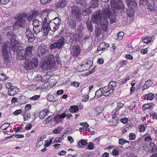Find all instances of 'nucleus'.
I'll return each mask as SVG.
<instances>
[{"label": "nucleus", "mask_w": 157, "mask_h": 157, "mask_svg": "<svg viewBox=\"0 0 157 157\" xmlns=\"http://www.w3.org/2000/svg\"><path fill=\"white\" fill-rule=\"evenodd\" d=\"M6 36L10 38V43L9 41H6L3 43L2 45V55L4 59L3 62L4 67H7V65H10V56L9 55L10 53V48L12 46L11 49L12 50L15 52H17L20 50L21 48V44L19 43L16 39V36L11 32H8Z\"/></svg>", "instance_id": "f257e3e1"}, {"label": "nucleus", "mask_w": 157, "mask_h": 157, "mask_svg": "<svg viewBox=\"0 0 157 157\" xmlns=\"http://www.w3.org/2000/svg\"><path fill=\"white\" fill-rule=\"evenodd\" d=\"M33 47L28 46L25 49H22L17 52V57L19 60H25V67L27 70L32 69L33 67H37L38 65L37 57H34L30 60L33 55L34 51Z\"/></svg>", "instance_id": "f03ea898"}, {"label": "nucleus", "mask_w": 157, "mask_h": 157, "mask_svg": "<svg viewBox=\"0 0 157 157\" xmlns=\"http://www.w3.org/2000/svg\"><path fill=\"white\" fill-rule=\"evenodd\" d=\"M37 53L42 58L41 64V69L44 71L54 68L55 66L54 56L50 54L47 48L44 45L39 46L37 50Z\"/></svg>", "instance_id": "7ed1b4c3"}, {"label": "nucleus", "mask_w": 157, "mask_h": 157, "mask_svg": "<svg viewBox=\"0 0 157 157\" xmlns=\"http://www.w3.org/2000/svg\"><path fill=\"white\" fill-rule=\"evenodd\" d=\"M111 13L110 9L106 7L102 14L100 10H98L93 13L92 15V21L93 23L96 24L100 23L101 25H105L106 27L107 26L104 23L107 22V19L109 17Z\"/></svg>", "instance_id": "20e7f679"}, {"label": "nucleus", "mask_w": 157, "mask_h": 157, "mask_svg": "<svg viewBox=\"0 0 157 157\" xmlns=\"http://www.w3.org/2000/svg\"><path fill=\"white\" fill-rule=\"evenodd\" d=\"M111 6L112 10L116 13L124 11L125 7L121 0H111Z\"/></svg>", "instance_id": "39448f33"}, {"label": "nucleus", "mask_w": 157, "mask_h": 157, "mask_svg": "<svg viewBox=\"0 0 157 157\" xmlns=\"http://www.w3.org/2000/svg\"><path fill=\"white\" fill-rule=\"evenodd\" d=\"M48 13L47 12H44L41 15V17L43 21L42 28L44 35L46 36L49 33V30L48 25L47 23V19L48 18Z\"/></svg>", "instance_id": "423d86ee"}, {"label": "nucleus", "mask_w": 157, "mask_h": 157, "mask_svg": "<svg viewBox=\"0 0 157 157\" xmlns=\"http://www.w3.org/2000/svg\"><path fill=\"white\" fill-rule=\"evenodd\" d=\"M126 2L129 8L126 11L128 16L131 18L134 15V9L136 8V3L131 0H126Z\"/></svg>", "instance_id": "0eeeda50"}, {"label": "nucleus", "mask_w": 157, "mask_h": 157, "mask_svg": "<svg viewBox=\"0 0 157 157\" xmlns=\"http://www.w3.org/2000/svg\"><path fill=\"white\" fill-rule=\"evenodd\" d=\"M84 63L78 66L77 70L79 72H83L89 69L92 66V63L91 60H86L84 61Z\"/></svg>", "instance_id": "6e6552de"}, {"label": "nucleus", "mask_w": 157, "mask_h": 157, "mask_svg": "<svg viewBox=\"0 0 157 157\" xmlns=\"http://www.w3.org/2000/svg\"><path fill=\"white\" fill-rule=\"evenodd\" d=\"M65 39L63 37H61L59 40L53 44L50 45V49L52 50L54 48H57L60 49L62 48L65 44Z\"/></svg>", "instance_id": "1a4fd4ad"}, {"label": "nucleus", "mask_w": 157, "mask_h": 157, "mask_svg": "<svg viewBox=\"0 0 157 157\" xmlns=\"http://www.w3.org/2000/svg\"><path fill=\"white\" fill-rule=\"evenodd\" d=\"M117 85V83L115 81L110 82L109 84L108 87L106 86L107 88L106 91L104 93V96H108L109 95L112 94Z\"/></svg>", "instance_id": "9d476101"}, {"label": "nucleus", "mask_w": 157, "mask_h": 157, "mask_svg": "<svg viewBox=\"0 0 157 157\" xmlns=\"http://www.w3.org/2000/svg\"><path fill=\"white\" fill-rule=\"evenodd\" d=\"M61 23L60 20L58 18H56L52 21H50L49 23V26L50 30L55 31L57 30Z\"/></svg>", "instance_id": "9b49d317"}, {"label": "nucleus", "mask_w": 157, "mask_h": 157, "mask_svg": "<svg viewBox=\"0 0 157 157\" xmlns=\"http://www.w3.org/2000/svg\"><path fill=\"white\" fill-rule=\"evenodd\" d=\"M33 29L35 33L37 34L42 29L43 23L37 19H35L33 21Z\"/></svg>", "instance_id": "f8f14e48"}, {"label": "nucleus", "mask_w": 157, "mask_h": 157, "mask_svg": "<svg viewBox=\"0 0 157 157\" xmlns=\"http://www.w3.org/2000/svg\"><path fill=\"white\" fill-rule=\"evenodd\" d=\"M15 19H16L17 21L15 22L16 26H17L19 27H23L25 26V20L22 18L20 15H17L15 16Z\"/></svg>", "instance_id": "ddd939ff"}, {"label": "nucleus", "mask_w": 157, "mask_h": 157, "mask_svg": "<svg viewBox=\"0 0 157 157\" xmlns=\"http://www.w3.org/2000/svg\"><path fill=\"white\" fill-rule=\"evenodd\" d=\"M71 9V12L73 16L76 18L79 19L81 15V12L79 8L76 6H73Z\"/></svg>", "instance_id": "4468645a"}, {"label": "nucleus", "mask_w": 157, "mask_h": 157, "mask_svg": "<svg viewBox=\"0 0 157 157\" xmlns=\"http://www.w3.org/2000/svg\"><path fill=\"white\" fill-rule=\"evenodd\" d=\"M25 33L26 36L28 39V42L30 43L33 42L35 38L34 37L33 35L30 31V29L27 28L26 29Z\"/></svg>", "instance_id": "2eb2a0df"}, {"label": "nucleus", "mask_w": 157, "mask_h": 157, "mask_svg": "<svg viewBox=\"0 0 157 157\" xmlns=\"http://www.w3.org/2000/svg\"><path fill=\"white\" fill-rule=\"evenodd\" d=\"M81 51L80 48L78 45L74 46L71 51V53L74 56H77Z\"/></svg>", "instance_id": "dca6fc26"}, {"label": "nucleus", "mask_w": 157, "mask_h": 157, "mask_svg": "<svg viewBox=\"0 0 157 157\" xmlns=\"http://www.w3.org/2000/svg\"><path fill=\"white\" fill-rule=\"evenodd\" d=\"M106 87L105 86L103 88H100L98 90L95 92V96L97 98H98L101 97L102 95L104 96L103 94L104 92L106 91Z\"/></svg>", "instance_id": "f3484780"}, {"label": "nucleus", "mask_w": 157, "mask_h": 157, "mask_svg": "<svg viewBox=\"0 0 157 157\" xmlns=\"http://www.w3.org/2000/svg\"><path fill=\"white\" fill-rule=\"evenodd\" d=\"M143 137L144 138V141L145 143L146 144L150 143L151 146L152 144L154 145V143L151 142L152 140V138L149 134H145L143 135Z\"/></svg>", "instance_id": "a211bd4d"}, {"label": "nucleus", "mask_w": 157, "mask_h": 157, "mask_svg": "<svg viewBox=\"0 0 157 157\" xmlns=\"http://www.w3.org/2000/svg\"><path fill=\"white\" fill-rule=\"evenodd\" d=\"M39 13L38 11H35L34 12L33 14V15H30L29 16L26 13H24L22 15V16L25 17H28V20L29 21H31L32 20L33 17L35 16V15L36 16H37V15L39 14Z\"/></svg>", "instance_id": "6ab92c4d"}, {"label": "nucleus", "mask_w": 157, "mask_h": 157, "mask_svg": "<svg viewBox=\"0 0 157 157\" xmlns=\"http://www.w3.org/2000/svg\"><path fill=\"white\" fill-rule=\"evenodd\" d=\"M109 46L108 43L105 42H102L100 44L97 49L98 51L104 50Z\"/></svg>", "instance_id": "aec40b11"}, {"label": "nucleus", "mask_w": 157, "mask_h": 157, "mask_svg": "<svg viewBox=\"0 0 157 157\" xmlns=\"http://www.w3.org/2000/svg\"><path fill=\"white\" fill-rule=\"evenodd\" d=\"M49 110L47 109H44L43 111L40 112L39 115V118L41 119H44L49 114Z\"/></svg>", "instance_id": "412c9836"}, {"label": "nucleus", "mask_w": 157, "mask_h": 157, "mask_svg": "<svg viewBox=\"0 0 157 157\" xmlns=\"http://www.w3.org/2000/svg\"><path fill=\"white\" fill-rule=\"evenodd\" d=\"M10 87V89L8 90V94L9 95L14 96L17 94V90L18 88L14 86Z\"/></svg>", "instance_id": "4be33fe9"}, {"label": "nucleus", "mask_w": 157, "mask_h": 157, "mask_svg": "<svg viewBox=\"0 0 157 157\" xmlns=\"http://www.w3.org/2000/svg\"><path fill=\"white\" fill-rule=\"evenodd\" d=\"M67 4V2L65 0H62L58 2L55 5V6L57 8H62L65 7Z\"/></svg>", "instance_id": "5701e85b"}, {"label": "nucleus", "mask_w": 157, "mask_h": 157, "mask_svg": "<svg viewBox=\"0 0 157 157\" xmlns=\"http://www.w3.org/2000/svg\"><path fill=\"white\" fill-rule=\"evenodd\" d=\"M75 36H76V35L72 33L70 34L69 36H66L67 38L66 41L68 40L70 43H72L76 39V37Z\"/></svg>", "instance_id": "b1692460"}, {"label": "nucleus", "mask_w": 157, "mask_h": 157, "mask_svg": "<svg viewBox=\"0 0 157 157\" xmlns=\"http://www.w3.org/2000/svg\"><path fill=\"white\" fill-rule=\"evenodd\" d=\"M109 121V124L110 125L113 126H116L118 124V122L119 121L118 117H112Z\"/></svg>", "instance_id": "393cba45"}, {"label": "nucleus", "mask_w": 157, "mask_h": 157, "mask_svg": "<svg viewBox=\"0 0 157 157\" xmlns=\"http://www.w3.org/2000/svg\"><path fill=\"white\" fill-rule=\"evenodd\" d=\"M78 106L75 105L71 106L69 109V112L71 113L78 112Z\"/></svg>", "instance_id": "a878e982"}, {"label": "nucleus", "mask_w": 157, "mask_h": 157, "mask_svg": "<svg viewBox=\"0 0 157 157\" xmlns=\"http://www.w3.org/2000/svg\"><path fill=\"white\" fill-rule=\"evenodd\" d=\"M152 84V82L150 80H149L147 81L143 87L142 90H144L145 89H148L149 87L151 86Z\"/></svg>", "instance_id": "bb28decb"}, {"label": "nucleus", "mask_w": 157, "mask_h": 157, "mask_svg": "<svg viewBox=\"0 0 157 157\" xmlns=\"http://www.w3.org/2000/svg\"><path fill=\"white\" fill-rule=\"evenodd\" d=\"M68 23L71 29H74L76 26V21L75 19H70Z\"/></svg>", "instance_id": "cd10ccee"}, {"label": "nucleus", "mask_w": 157, "mask_h": 157, "mask_svg": "<svg viewBox=\"0 0 157 157\" xmlns=\"http://www.w3.org/2000/svg\"><path fill=\"white\" fill-rule=\"evenodd\" d=\"M49 75H47L46 76L44 75L43 76H37L36 78V80H40L39 79H38L39 78H41V81L42 82H44V81H47L49 79Z\"/></svg>", "instance_id": "c85d7f7f"}, {"label": "nucleus", "mask_w": 157, "mask_h": 157, "mask_svg": "<svg viewBox=\"0 0 157 157\" xmlns=\"http://www.w3.org/2000/svg\"><path fill=\"white\" fill-rule=\"evenodd\" d=\"M98 0H91V6H90L92 8H94L98 6Z\"/></svg>", "instance_id": "c756f323"}, {"label": "nucleus", "mask_w": 157, "mask_h": 157, "mask_svg": "<svg viewBox=\"0 0 157 157\" xmlns=\"http://www.w3.org/2000/svg\"><path fill=\"white\" fill-rule=\"evenodd\" d=\"M23 119L24 121L28 120L30 117V114L29 113H27L26 111H24L23 112Z\"/></svg>", "instance_id": "7c9ffc66"}, {"label": "nucleus", "mask_w": 157, "mask_h": 157, "mask_svg": "<svg viewBox=\"0 0 157 157\" xmlns=\"http://www.w3.org/2000/svg\"><path fill=\"white\" fill-rule=\"evenodd\" d=\"M154 98V96L153 94L152 93H150L144 96V99H145L149 100H152Z\"/></svg>", "instance_id": "2f4dec72"}, {"label": "nucleus", "mask_w": 157, "mask_h": 157, "mask_svg": "<svg viewBox=\"0 0 157 157\" xmlns=\"http://www.w3.org/2000/svg\"><path fill=\"white\" fill-rule=\"evenodd\" d=\"M63 128L62 126H59L58 127L55 129H54L53 130V132L54 134H59L61 132L62 130V129H63Z\"/></svg>", "instance_id": "473e14b6"}, {"label": "nucleus", "mask_w": 157, "mask_h": 157, "mask_svg": "<svg viewBox=\"0 0 157 157\" xmlns=\"http://www.w3.org/2000/svg\"><path fill=\"white\" fill-rule=\"evenodd\" d=\"M53 139H54V138L52 137L51 139H50L49 140H45V144L44 145V146L45 147H49L52 142V140Z\"/></svg>", "instance_id": "72a5a7b5"}, {"label": "nucleus", "mask_w": 157, "mask_h": 157, "mask_svg": "<svg viewBox=\"0 0 157 157\" xmlns=\"http://www.w3.org/2000/svg\"><path fill=\"white\" fill-rule=\"evenodd\" d=\"M92 8L90 6L89 8L86 9L83 12V14L84 15H87L92 12L91 9Z\"/></svg>", "instance_id": "f704fd0d"}, {"label": "nucleus", "mask_w": 157, "mask_h": 157, "mask_svg": "<svg viewBox=\"0 0 157 157\" xmlns=\"http://www.w3.org/2000/svg\"><path fill=\"white\" fill-rule=\"evenodd\" d=\"M87 142L84 140H82L78 142V144L80 147H82L83 146H85L87 144Z\"/></svg>", "instance_id": "c9c22d12"}, {"label": "nucleus", "mask_w": 157, "mask_h": 157, "mask_svg": "<svg viewBox=\"0 0 157 157\" xmlns=\"http://www.w3.org/2000/svg\"><path fill=\"white\" fill-rule=\"evenodd\" d=\"M86 24L88 30L90 32L92 31H93V28L91 22L88 21H86Z\"/></svg>", "instance_id": "e433bc0d"}, {"label": "nucleus", "mask_w": 157, "mask_h": 157, "mask_svg": "<svg viewBox=\"0 0 157 157\" xmlns=\"http://www.w3.org/2000/svg\"><path fill=\"white\" fill-rule=\"evenodd\" d=\"M152 40V38L149 36H147L142 40L145 43L148 44Z\"/></svg>", "instance_id": "4c0bfd02"}, {"label": "nucleus", "mask_w": 157, "mask_h": 157, "mask_svg": "<svg viewBox=\"0 0 157 157\" xmlns=\"http://www.w3.org/2000/svg\"><path fill=\"white\" fill-rule=\"evenodd\" d=\"M119 150L117 148L114 149L112 152V155L114 156H117L119 155Z\"/></svg>", "instance_id": "58836bf2"}, {"label": "nucleus", "mask_w": 157, "mask_h": 157, "mask_svg": "<svg viewBox=\"0 0 157 157\" xmlns=\"http://www.w3.org/2000/svg\"><path fill=\"white\" fill-rule=\"evenodd\" d=\"M6 79V75L4 74L2 71L0 70V80L3 81Z\"/></svg>", "instance_id": "ea45409f"}, {"label": "nucleus", "mask_w": 157, "mask_h": 157, "mask_svg": "<svg viewBox=\"0 0 157 157\" xmlns=\"http://www.w3.org/2000/svg\"><path fill=\"white\" fill-rule=\"evenodd\" d=\"M119 113V111L117 109H115L113 110L112 112V117H117V116Z\"/></svg>", "instance_id": "a19ab883"}, {"label": "nucleus", "mask_w": 157, "mask_h": 157, "mask_svg": "<svg viewBox=\"0 0 157 157\" xmlns=\"http://www.w3.org/2000/svg\"><path fill=\"white\" fill-rule=\"evenodd\" d=\"M78 33H81L84 32V27L82 25H80L78 26L77 29Z\"/></svg>", "instance_id": "79ce46f5"}, {"label": "nucleus", "mask_w": 157, "mask_h": 157, "mask_svg": "<svg viewBox=\"0 0 157 157\" xmlns=\"http://www.w3.org/2000/svg\"><path fill=\"white\" fill-rule=\"evenodd\" d=\"M152 104L151 103H147L144 104L143 105V107L145 109H147L152 107Z\"/></svg>", "instance_id": "37998d69"}, {"label": "nucleus", "mask_w": 157, "mask_h": 157, "mask_svg": "<svg viewBox=\"0 0 157 157\" xmlns=\"http://www.w3.org/2000/svg\"><path fill=\"white\" fill-rule=\"evenodd\" d=\"M128 142L126 140L123 139H120L119 140V144L120 145H123L125 143H128Z\"/></svg>", "instance_id": "c03bdc74"}, {"label": "nucleus", "mask_w": 157, "mask_h": 157, "mask_svg": "<svg viewBox=\"0 0 157 157\" xmlns=\"http://www.w3.org/2000/svg\"><path fill=\"white\" fill-rule=\"evenodd\" d=\"M48 83H44L42 85L41 87L42 90L43 91H45L48 89Z\"/></svg>", "instance_id": "a18cd8bd"}, {"label": "nucleus", "mask_w": 157, "mask_h": 157, "mask_svg": "<svg viewBox=\"0 0 157 157\" xmlns=\"http://www.w3.org/2000/svg\"><path fill=\"white\" fill-rule=\"evenodd\" d=\"M124 35V33L123 32H120L118 34L117 39L118 40H121Z\"/></svg>", "instance_id": "49530a36"}, {"label": "nucleus", "mask_w": 157, "mask_h": 157, "mask_svg": "<svg viewBox=\"0 0 157 157\" xmlns=\"http://www.w3.org/2000/svg\"><path fill=\"white\" fill-rule=\"evenodd\" d=\"M10 124L9 123H5L2 124L1 128L2 129L6 130L9 126Z\"/></svg>", "instance_id": "de8ad7c7"}, {"label": "nucleus", "mask_w": 157, "mask_h": 157, "mask_svg": "<svg viewBox=\"0 0 157 157\" xmlns=\"http://www.w3.org/2000/svg\"><path fill=\"white\" fill-rule=\"evenodd\" d=\"M129 137L130 140H134L136 138V135L134 133H131L130 134Z\"/></svg>", "instance_id": "09e8293b"}, {"label": "nucleus", "mask_w": 157, "mask_h": 157, "mask_svg": "<svg viewBox=\"0 0 157 157\" xmlns=\"http://www.w3.org/2000/svg\"><path fill=\"white\" fill-rule=\"evenodd\" d=\"M47 99L51 101H56V99L54 98V96L51 95H49L47 97Z\"/></svg>", "instance_id": "8fccbe9b"}, {"label": "nucleus", "mask_w": 157, "mask_h": 157, "mask_svg": "<svg viewBox=\"0 0 157 157\" xmlns=\"http://www.w3.org/2000/svg\"><path fill=\"white\" fill-rule=\"evenodd\" d=\"M95 33L97 37H98L101 33V30L99 28H97L95 30Z\"/></svg>", "instance_id": "3c124183"}, {"label": "nucleus", "mask_w": 157, "mask_h": 157, "mask_svg": "<svg viewBox=\"0 0 157 157\" xmlns=\"http://www.w3.org/2000/svg\"><path fill=\"white\" fill-rule=\"evenodd\" d=\"M22 112L21 109H19L17 110L13 113V114L15 116H17L18 114H21Z\"/></svg>", "instance_id": "603ef678"}, {"label": "nucleus", "mask_w": 157, "mask_h": 157, "mask_svg": "<svg viewBox=\"0 0 157 157\" xmlns=\"http://www.w3.org/2000/svg\"><path fill=\"white\" fill-rule=\"evenodd\" d=\"M62 138L61 137H56L53 143H62Z\"/></svg>", "instance_id": "864d4df0"}, {"label": "nucleus", "mask_w": 157, "mask_h": 157, "mask_svg": "<svg viewBox=\"0 0 157 157\" xmlns=\"http://www.w3.org/2000/svg\"><path fill=\"white\" fill-rule=\"evenodd\" d=\"M139 130L142 132H144L145 129L146 128L143 125H140L139 126Z\"/></svg>", "instance_id": "5fc2aeb1"}, {"label": "nucleus", "mask_w": 157, "mask_h": 157, "mask_svg": "<svg viewBox=\"0 0 157 157\" xmlns=\"http://www.w3.org/2000/svg\"><path fill=\"white\" fill-rule=\"evenodd\" d=\"M10 0H0V3L2 5H5L10 2Z\"/></svg>", "instance_id": "6e6d98bb"}, {"label": "nucleus", "mask_w": 157, "mask_h": 157, "mask_svg": "<svg viewBox=\"0 0 157 157\" xmlns=\"http://www.w3.org/2000/svg\"><path fill=\"white\" fill-rule=\"evenodd\" d=\"M121 122L124 124H126L128 122V119L126 117H124L123 118H122L121 119Z\"/></svg>", "instance_id": "4d7b16f0"}, {"label": "nucleus", "mask_w": 157, "mask_h": 157, "mask_svg": "<svg viewBox=\"0 0 157 157\" xmlns=\"http://www.w3.org/2000/svg\"><path fill=\"white\" fill-rule=\"evenodd\" d=\"M123 106V104L121 103H118L117 104V107L116 108L117 110H119V109H121Z\"/></svg>", "instance_id": "13d9d810"}, {"label": "nucleus", "mask_w": 157, "mask_h": 157, "mask_svg": "<svg viewBox=\"0 0 157 157\" xmlns=\"http://www.w3.org/2000/svg\"><path fill=\"white\" fill-rule=\"evenodd\" d=\"M94 145L91 143H90L88 146V149L89 150H92L94 149Z\"/></svg>", "instance_id": "bf43d9fd"}, {"label": "nucleus", "mask_w": 157, "mask_h": 157, "mask_svg": "<svg viewBox=\"0 0 157 157\" xmlns=\"http://www.w3.org/2000/svg\"><path fill=\"white\" fill-rule=\"evenodd\" d=\"M40 97V96L39 95H35L31 97L30 99L31 100H36L39 99Z\"/></svg>", "instance_id": "052dcab7"}, {"label": "nucleus", "mask_w": 157, "mask_h": 157, "mask_svg": "<svg viewBox=\"0 0 157 157\" xmlns=\"http://www.w3.org/2000/svg\"><path fill=\"white\" fill-rule=\"evenodd\" d=\"M150 117L153 119H156L157 120V113H152L150 115Z\"/></svg>", "instance_id": "680f3d73"}, {"label": "nucleus", "mask_w": 157, "mask_h": 157, "mask_svg": "<svg viewBox=\"0 0 157 157\" xmlns=\"http://www.w3.org/2000/svg\"><path fill=\"white\" fill-rule=\"evenodd\" d=\"M148 51V48H146L144 49H142L141 51V53L143 54H145L147 53Z\"/></svg>", "instance_id": "e2e57ef3"}, {"label": "nucleus", "mask_w": 157, "mask_h": 157, "mask_svg": "<svg viewBox=\"0 0 157 157\" xmlns=\"http://www.w3.org/2000/svg\"><path fill=\"white\" fill-rule=\"evenodd\" d=\"M57 116H58V117L59 119H62L66 117V115L65 113H64Z\"/></svg>", "instance_id": "0e129e2a"}, {"label": "nucleus", "mask_w": 157, "mask_h": 157, "mask_svg": "<svg viewBox=\"0 0 157 157\" xmlns=\"http://www.w3.org/2000/svg\"><path fill=\"white\" fill-rule=\"evenodd\" d=\"M89 98L88 94L86 96H84L82 99V101L83 102L87 101L89 99Z\"/></svg>", "instance_id": "69168bd1"}, {"label": "nucleus", "mask_w": 157, "mask_h": 157, "mask_svg": "<svg viewBox=\"0 0 157 157\" xmlns=\"http://www.w3.org/2000/svg\"><path fill=\"white\" fill-rule=\"evenodd\" d=\"M51 0H40V3L42 4L49 3Z\"/></svg>", "instance_id": "338daca9"}, {"label": "nucleus", "mask_w": 157, "mask_h": 157, "mask_svg": "<svg viewBox=\"0 0 157 157\" xmlns=\"http://www.w3.org/2000/svg\"><path fill=\"white\" fill-rule=\"evenodd\" d=\"M71 85L75 87H77L79 86V83L78 82H74L71 83Z\"/></svg>", "instance_id": "774afa93"}]
</instances>
